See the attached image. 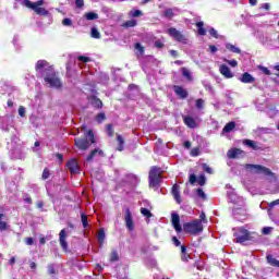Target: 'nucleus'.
I'll return each mask as SVG.
<instances>
[{"instance_id":"nucleus-1","label":"nucleus","mask_w":279,"mask_h":279,"mask_svg":"<svg viewBox=\"0 0 279 279\" xmlns=\"http://www.w3.org/2000/svg\"><path fill=\"white\" fill-rule=\"evenodd\" d=\"M35 69L39 77H44L46 84H49L50 88L62 87V82H60V78L56 75L53 66L49 65V62L39 60L37 61Z\"/></svg>"},{"instance_id":"nucleus-2","label":"nucleus","mask_w":279,"mask_h":279,"mask_svg":"<svg viewBox=\"0 0 279 279\" xmlns=\"http://www.w3.org/2000/svg\"><path fill=\"white\" fill-rule=\"evenodd\" d=\"M95 143H97V141H95V133L93 130H88L82 137L74 140L75 147L82 151H86V149H89L90 145H95Z\"/></svg>"},{"instance_id":"nucleus-3","label":"nucleus","mask_w":279,"mask_h":279,"mask_svg":"<svg viewBox=\"0 0 279 279\" xmlns=\"http://www.w3.org/2000/svg\"><path fill=\"white\" fill-rule=\"evenodd\" d=\"M162 180V168L153 166L148 173V184L150 189H158Z\"/></svg>"},{"instance_id":"nucleus-4","label":"nucleus","mask_w":279,"mask_h":279,"mask_svg":"<svg viewBox=\"0 0 279 279\" xmlns=\"http://www.w3.org/2000/svg\"><path fill=\"white\" fill-rule=\"evenodd\" d=\"M183 232L186 234H199L204 232V225L202 220H193L191 222L183 223Z\"/></svg>"},{"instance_id":"nucleus-5","label":"nucleus","mask_w":279,"mask_h":279,"mask_svg":"<svg viewBox=\"0 0 279 279\" xmlns=\"http://www.w3.org/2000/svg\"><path fill=\"white\" fill-rule=\"evenodd\" d=\"M244 169L246 171H250L251 173H256V174L263 173L264 175H268L269 178H274V172L265 166L254 165V163H245Z\"/></svg>"},{"instance_id":"nucleus-6","label":"nucleus","mask_w":279,"mask_h":279,"mask_svg":"<svg viewBox=\"0 0 279 279\" xmlns=\"http://www.w3.org/2000/svg\"><path fill=\"white\" fill-rule=\"evenodd\" d=\"M44 4H45V0H38L37 2H32L29 0L23 1V5H25V8H29L31 10H34V12H36V14H39L40 16H47L49 12L46 11L45 8L40 7Z\"/></svg>"},{"instance_id":"nucleus-7","label":"nucleus","mask_w":279,"mask_h":279,"mask_svg":"<svg viewBox=\"0 0 279 279\" xmlns=\"http://www.w3.org/2000/svg\"><path fill=\"white\" fill-rule=\"evenodd\" d=\"M93 95L87 96L88 104L96 110H101L104 108V102L97 97V90L92 89Z\"/></svg>"},{"instance_id":"nucleus-8","label":"nucleus","mask_w":279,"mask_h":279,"mask_svg":"<svg viewBox=\"0 0 279 279\" xmlns=\"http://www.w3.org/2000/svg\"><path fill=\"white\" fill-rule=\"evenodd\" d=\"M167 34H169V36H171V38H173V40L177 43H183V45H186V36H184V34H182V32L178 31L175 27L168 28Z\"/></svg>"},{"instance_id":"nucleus-9","label":"nucleus","mask_w":279,"mask_h":279,"mask_svg":"<svg viewBox=\"0 0 279 279\" xmlns=\"http://www.w3.org/2000/svg\"><path fill=\"white\" fill-rule=\"evenodd\" d=\"M234 236L235 243H245V241H250L252 239L251 233L243 227L239 229V233H234Z\"/></svg>"},{"instance_id":"nucleus-10","label":"nucleus","mask_w":279,"mask_h":279,"mask_svg":"<svg viewBox=\"0 0 279 279\" xmlns=\"http://www.w3.org/2000/svg\"><path fill=\"white\" fill-rule=\"evenodd\" d=\"M124 222L129 232H134V218L129 207L125 208Z\"/></svg>"},{"instance_id":"nucleus-11","label":"nucleus","mask_w":279,"mask_h":279,"mask_svg":"<svg viewBox=\"0 0 279 279\" xmlns=\"http://www.w3.org/2000/svg\"><path fill=\"white\" fill-rule=\"evenodd\" d=\"M171 219H172V226H173L175 232H178V233L182 232V225H180V215L172 213Z\"/></svg>"},{"instance_id":"nucleus-12","label":"nucleus","mask_w":279,"mask_h":279,"mask_svg":"<svg viewBox=\"0 0 279 279\" xmlns=\"http://www.w3.org/2000/svg\"><path fill=\"white\" fill-rule=\"evenodd\" d=\"M59 243H60L62 250H64V252H66V250H69V243H66V229H63L60 231Z\"/></svg>"},{"instance_id":"nucleus-13","label":"nucleus","mask_w":279,"mask_h":279,"mask_svg":"<svg viewBox=\"0 0 279 279\" xmlns=\"http://www.w3.org/2000/svg\"><path fill=\"white\" fill-rule=\"evenodd\" d=\"M174 93L179 99H186V97H189V90L184 89V87L180 85H174Z\"/></svg>"},{"instance_id":"nucleus-14","label":"nucleus","mask_w":279,"mask_h":279,"mask_svg":"<svg viewBox=\"0 0 279 279\" xmlns=\"http://www.w3.org/2000/svg\"><path fill=\"white\" fill-rule=\"evenodd\" d=\"M219 71L221 75H223V77H226L227 80H232V77H234V74L232 73V71H230V68H228V65L226 64H221L219 68Z\"/></svg>"},{"instance_id":"nucleus-15","label":"nucleus","mask_w":279,"mask_h":279,"mask_svg":"<svg viewBox=\"0 0 279 279\" xmlns=\"http://www.w3.org/2000/svg\"><path fill=\"white\" fill-rule=\"evenodd\" d=\"M183 123L191 130H195V128H197V122L191 116L183 117Z\"/></svg>"},{"instance_id":"nucleus-16","label":"nucleus","mask_w":279,"mask_h":279,"mask_svg":"<svg viewBox=\"0 0 279 279\" xmlns=\"http://www.w3.org/2000/svg\"><path fill=\"white\" fill-rule=\"evenodd\" d=\"M172 196L174 197L177 204H182V196L180 195V185L177 183L172 186Z\"/></svg>"},{"instance_id":"nucleus-17","label":"nucleus","mask_w":279,"mask_h":279,"mask_svg":"<svg viewBox=\"0 0 279 279\" xmlns=\"http://www.w3.org/2000/svg\"><path fill=\"white\" fill-rule=\"evenodd\" d=\"M240 82H242V84H254V82H256V78L252 76V74L245 72L242 74Z\"/></svg>"},{"instance_id":"nucleus-18","label":"nucleus","mask_w":279,"mask_h":279,"mask_svg":"<svg viewBox=\"0 0 279 279\" xmlns=\"http://www.w3.org/2000/svg\"><path fill=\"white\" fill-rule=\"evenodd\" d=\"M97 154H98L99 156H104V150H101V149H99V148L93 149V150L88 154V156L86 157V161H87V162H93V160H94V158L97 156Z\"/></svg>"},{"instance_id":"nucleus-19","label":"nucleus","mask_w":279,"mask_h":279,"mask_svg":"<svg viewBox=\"0 0 279 279\" xmlns=\"http://www.w3.org/2000/svg\"><path fill=\"white\" fill-rule=\"evenodd\" d=\"M241 154H243V150H241V148H232L228 150L227 156L228 158L234 159V158H239Z\"/></svg>"},{"instance_id":"nucleus-20","label":"nucleus","mask_w":279,"mask_h":279,"mask_svg":"<svg viewBox=\"0 0 279 279\" xmlns=\"http://www.w3.org/2000/svg\"><path fill=\"white\" fill-rule=\"evenodd\" d=\"M191 255L186 252V245H181V260L183 263H189Z\"/></svg>"},{"instance_id":"nucleus-21","label":"nucleus","mask_w":279,"mask_h":279,"mask_svg":"<svg viewBox=\"0 0 279 279\" xmlns=\"http://www.w3.org/2000/svg\"><path fill=\"white\" fill-rule=\"evenodd\" d=\"M117 142H118V151H123L125 149V140L121 134H117Z\"/></svg>"},{"instance_id":"nucleus-22","label":"nucleus","mask_w":279,"mask_h":279,"mask_svg":"<svg viewBox=\"0 0 279 279\" xmlns=\"http://www.w3.org/2000/svg\"><path fill=\"white\" fill-rule=\"evenodd\" d=\"M243 145H246V147H251V149H254V151H258V149H260L258 144H256V142L252 140H244Z\"/></svg>"},{"instance_id":"nucleus-23","label":"nucleus","mask_w":279,"mask_h":279,"mask_svg":"<svg viewBox=\"0 0 279 279\" xmlns=\"http://www.w3.org/2000/svg\"><path fill=\"white\" fill-rule=\"evenodd\" d=\"M266 260L271 267H277L279 269V260L274 257V255H267Z\"/></svg>"},{"instance_id":"nucleus-24","label":"nucleus","mask_w":279,"mask_h":279,"mask_svg":"<svg viewBox=\"0 0 279 279\" xmlns=\"http://www.w3.org/2000/svg\"><path fill=\"white\" fill-rule=\"evenodd\" d=\"M234 128H236V122L231 121L225 125V128L222 129V132H225L226 134H230V132H232Z\"/></svg>"},{"instance_id":"nucleus-25","label":"nucleus","mask_w":279,"mask_h":279,"mask_svg":"<svg viewBox=\"0 0 279 279\" xmlns=\"http://www.w3.org/2000/svg\"><path fill=\"white\" fill-rule=\"evenodd\" d=\"M71 173H80V165H77V160L71 159Z\"/></svg>"},{"instance_id":"nucleus-26","label":"nucleus","mask_w":279,"mask_h":279,"mask_svg":"<svg viewBox=\"0 0 279 279\" xmlns=\"http://www.w3.org/2000/svg\"><path fill=\"white\" fill-rule=\"evenodd\" d=\"M84 17L86 19V21H97V19H99V14L95 12H87L84 14Z\"/></svg>"},{"instance_id":"nucleus-27","label":"nucleus","mask_w":279,"mask_h":279,"mask_svg":"<svg viewBox=\"0 0 279 279\" xmlns=\"http://www.w3.org/2000/svg\"><path fill=\"white\" fill-rule=\"evenodd\" d=\"M136 20H129L124 22L121 26L124 27V29H130V27H136Z\"/></svg>"},{"instance_id":"nucleus-28","label":"nucleus","mask_w":279,"mask_h":279,"mask_svg":"<svg viewBox=\"0 0 279 279\" xmlns=\"http://www.w3.org/2000/svg\"><path fill=\"white\" fill-rule=\"evenodd\" d=\"M196 27L199 36H206V28H204V22H197Z\"/></svg>"},{"instance_id":"nucleus-29","label":"nucleus","mask_w":279,"mask_h":279,"mask_svg":"<svg viewBox=\"0 0 279 279\" xmlns=\"http://www.w3.org/2000/svg\"><path fill=\"white\" fill-rule=\"evenodd\" d=\"M4 217L3 214H0V232H5V230H8V222L3 221Z\"/></svg>"},{"instance_id":"nucleus-30","label":"nucleus","mask_w":279,"mask_h":279,"mask_svg":"<svg viewBox=\"0 0 279 279\" xmlns=\"http://www.w3.org/2000/svg\"><path fill=\"white\" fill-rule=\"evenodd\" d=\"M106 132L110 138H114V126L112 124L106 125Z\"/></svg>"},{"instance_id":"nucleus-31","label":"nucleus","mask_w":279,"mask_h":279,"mask_svg":"<svg viewBox=\"0 0 279 279\" xmlns=\"http://www.w3.org/2000/svg\"><path fill=\"white\" fill-rule=\"evenodd\" d=\"M141 214L143 215V217H146L147 219H151V217H154V214H151V211L145 207L141 208Z\"/></svg>"},{"instance_id":"nucleus-32","label":"nucleus","mask_w":279,"mask_h":279,"mask_svg":"<svg viewBox=\"0 0 279 279\" xmlns=\"http://www.w3.org/2000/svg\"><path fill=\"white\" fill-rule=\"evenodd\" d=\"M226 49H228V51H232V53H241V50L232 44H227Z\"/></svg>"},{"instance_id":"nucleus-33","label":"nucleus","mask_w":279,"mask_h":279,"mask_svg":"<svg viewBox=\"0 0 279 279\" xmlns=\"http://www.w3.org/2000/svg\"><path fill=\"white\" fill-rule=\"evenodd\" d=\"M110 263H117L119 260V252L117 250H112L110 254Z\"/></svg>"},{"instance_id":"nucleus-34","label":"nucleus","mask_w":279,"mask_h":279,"mask_svg":"<svg viewBox=\"0 0 279 279\" xmlns=\"http://www.w3.org/2000/svg\"><path fill=\"white\" fill-rule=\"evenodd\" d=\"M181 71H182L183 77H186L189 82L193 80V76L191 75V71H189V69L182 68Z\"/></svg>"},{"instance_id":"nucleus-35","label":"nucleus","mask_w":279,"mask_h":279,"mask_svg":"<svg viewBox=\"0 0 279 279\" xmlns=\"http://www.w3.org/2000/svg\"><path fill=\"white\" fill-rule=\"evenodd\" d=\"M98 242L100 243V244H102L104 243V241H106V231L104 230V229H100L99 231H98Z\"/></svg>"},{"instance_id":"nucleus-36","label":"nucleus","mask_w":279,"mask_h":279,"mask_svg":"<svg viewBox=\"0 0 279 279\" xmlns=\"http://www.w3.org/2000/svg\"><path fill=\"white\" fill-rule=\"evenodd\" d=\"M81 221L83 223L84 230H86V228H88V216H86V214L82 213L81 214Z\"/></svg>"},{"instance_id":"nucleus-37","label":"nucleus","mask_w":279,"mask_h":279,"mask_svg":"<svg viewBox=\"0 0 279 279\" xmlns=\"http://www.w3.org/2000/svg\"><path fill=\"white\" fill-rule=\"evenodd\" d=\"M90 36H92V38L99 39V38H101V33H99V31L96 27H93Z\"/></svg>"},{"instance_id":"nucleus-38","label":"nucleus","mask_w":279,"mask_h":279,"mask_svg":"<svg viewBox=\"0 0 279 279\" xmlns=\"http://www.w3.org/2000/svg\"><path fill=\"white\" fill-rule=\"evenodd\" d=\"M96 121H97V123H104V121H106V113L105 112H99L96 116Z\"/></svg>"},{"instance_id":"nucleus-39","label":"nucleus","mask_w":279,"mask_h":279,"mask_svg":"<svg viewBox=\"0 0 279 279\" xmlns=\"http://www.w3.org/2000/svg\"><path fill=\"white\" fill-rule=\"evenodd\" d=\"M130 14H131V16L133 19H137L138 16H143V11H141V10H133V11L130 12Z\"/></svg>"},{"instance_id":"nucleus-40","label":"nucleus","mask_w":279,"mask_h":279,"mask_svg":"<svg viewBox=\"0 0 279 279\" xmlns=\"http://www.w3.org/2000/svg\"><path fill=\"white\" fill-rule=\"evenodd\" d=\"M190 156H192V158H197V156H199V147L192 148Z\"/></svg>"},{"instance_id":"nucleus-41","label":"nucleus","mask_w":279,"mask_h":279,"mask_svg":"<svg viewBox=\"0 0 279 279\" xmlns=\"http://www.w3.org/2000/svg\"><path fill=\"white\" fill-rule=\"evenodd\" d=\"M135 49L137 50V51H140V53L143 56V53H145V47L143 46V45H141V43H136L135 44Z\"/></svg>"},{"instance_id":"nucleus-42","label":"nucleus","mask_w":279,"mask_h":279,"mask_svg":"<svg viewBox=\"0 0 279 279\" xmlns=\"http://www.w3.org/2000/svg\"><path fill=\"white\" fill-rule=\"evenodd\" d=\"M225 62H227V64H229L230 66L236 68L239 66V62L236 60H228V59H223Z\"/></svg>"},{"instance_id":"nucleus-43","label":"nucleus","mask_w":279,"mask_h":279,"mask_svg":"<svg viewBox=\"0 0 279 279\" xmlns=\"http://www.w3.org/2000/svg\"><path fill=\"white\" fill-rule=\"evenodd\" d=\"M163 16H166V19H173V10L172 9H167L163 12Z\"/></svg>"},{"instance_id":"nucleus-44","label":"nucleus","mask_w":279,"mask_h":279,"mask_svg":"<svg viewBox=\"0 0 279 279\" xmlns=\"http://www.w3.org/2000/svg\"><path fill=\"white\" fill-rule=\"evenodd\" d=\"M196 195H198V197H201V199H206V193H204L203 189H197Z\"/></svg>"},{"instance_id":"nucleus-45","label":"nucleus","mask_w":279,"mask_h":279,"mask_svg":"<svg viewBox=\"0 0 279 279\" xmlns=\"http://www.w3.org/2000/svg\"><path fill=\"white\" fill-rule=\"evenodd\" d=\"M48 274H49L50 276L56 275V266H53V264H49V265H48Z\"/></svg>"},{"instance_id":"nucleus-46","label":"nucleus","mask_w":279,"mask_h":279,"mask_svg":"<svg viewBox=\"0 0 279 279\" xmlns=\"http://www.w3.org/2000/svg\"><path fill=\"white\" fill-rule=\"evenodd\" d=\"M196 108L198 110H202V108H204V99L202 98L196 99Z\"/></svg>"},{"instance_id":"nucleus-47","label":"nucleus","mask_w":279,"mask_h":279,"mask_svg":"<svg viewBox=\"0 0 279 279\" xmlns=\"http://www.w3.org/2000/svg\"><path fill=\"white\" fill-rule=\"evenodd\" d=\"M259 70L262 73H264V75H271V71L263 65H259Z\"/></svg>"},{"instance_id":"nucleus-48","label":"nucleus","mask_w":279,"mask_h":279,"mask_svg":"<svg viewBox=\"0 0 279 279\" xmlns=\"http://www.w3.org/2000/svg\"><path fill=\"white\" fill-rule=\"evenodd\" d=\"M198 184L199 186H204V184H206V177L204 174L198 177Z\"/></svg>"},{"instance_id":"nucleus-49","label":"nucleus","mask_w":279,"mask_h":279,"mask_svg":"<svg viewBox=\"0 0 279 279\" xmlns=\"http://www.w3.org/2000/svg\"><path fill=\"white\" fill-rule=\"evenodd\" d=\"M23 201L25 202V204H32V196H29V194H24Z\"/></svg>"},{"instance_id":"nucleus-50","label":"nucleus","mask_w":279,"mask_h":279,"mask_svg":"<svg viewBox=\"0 0 279 279\" xmlns=\"http://www.w3.org/2000/svg\"><path fill=\"white\" fill-rule=\"evenodd\" d=\"M75 5L78 10H82L84 8V0H75Z\"/></svg>"},{"instance_id":"nucleus-51","label":"nucleus","mask_w":279,"mask_h":279,"mask_svg":"<svg viewBox=\"0 0 279 279\" xmlns=\"http://www.w3.org/2000/svg\"><path fill=\"white\" fill-rule=\"evenodd\" d=\"M209 34H210V36H213V38H219V34L217 33V29H215V28H210Z\"/></svg>"},{"instance_id":"nucleus-52","label":"nucleus","mask_w":279,"mask_h":279,"mask_svg":"<svg viewBox=\"0 0 279 279\" xmlns=\"http://www.w3.org/2000/svg\"><path fill=\"white\" fill-rule=\"evenodd\" d=\"M172 243L175 247H180V245H182V242L178 240V236H172Z\"/></svg>"},{"instance_id":"nucleus-53","label":"nucleus","mask_w":279,"mask_h":279,"mask_svg":"<svg viewBox=\"0 0 279 279\" xmlns=\"http://www.w3.org/2000/svg\"><path fill=\"white\" fill-rule=\"evenodd\" d=\"M41 178H43V180H48V178H49V170L47 168L44 169Z\"/></svg>"},{"instance_id":"nucleus-54","label":"nucleus","mask_w":279,"mask_h":279,"mask_svg":"<svg viewBox=\"0 0 279 279\" xmlns=\"http://www.w3.org/2000/svg\"><path fill=\"white\" fill-rule=\"evenodd\" d=\"M155 47L157 49H162L165 47V44L161 40H156L155 41Z\"/></svg>"},{"instance_id":"nucleus-55","label":"nucleus","mask_w":279,"mask_h":279,"mask_svg":"<svg viewBox=\"0 0 279 279\" xmlns=\"http://www.w3.org/2000/svg\"><path fill=\"white\" fill-rule=\"evenodd\" d=\"M197 182V175L191 174L190 175V184H195Z\"/></svg>"},{"instance_id":"nucleus-56","label":"nucleus","mask_w":279,"mask_h":279,"mask_svg":"<svg viewBox=\"0 0 279 279\" xmlns=\"http://www.w3.org/2000/svg\"><path fill=\"white\" fill-rule=\"evenodd\" d=\"M78 60H80V62H90V58H88V57H84V56H80L78 57Z\"/></svg>"},{"instance_id":"nucleus-57","label":"nucleus","mask_w":279,"mask_h":279,"mask_svg":"<svg viewBox=\"0 0 279 279\" xmlns=\"http://www.w3.org/2000/svg\"><path fill=\"white\" fill-rule=\"evenodd\" d=\"M203 168L206 173H213V169L208 165L204 163Z\"/></svg>"},{"instance_id":"nucleus-58","label":"nucleus","mask_w":279,"mask_h":279,"mask_svg":"<svg viewBox=\"0 0 279 279\" xmlns=\"http://www.w3.org/2000/svg\"><path fill=\"white\" fill-rule=\"evenodd\" d=\"M19 116H20V117H25V107L21 106V107L19 108Z\"/></svg>"},{"instance_id":"nucleus-59","label":"nucleus","mask_w":279,"mask_h":279,"mask_svg":"<svg viewBox=\"0 0 279 279\" xmlns=\"http://www.w3.org/2000/svg\"><path fill=\"white\" fill-rule=\"evenodd\" d=\"M278 205H279V198L268 204L269 208H274V206H278Z\"/></svg>"},{"instance_id":"nucleus-60","label":"nucleus","mask_w":279,"mask_h":279,"mask_svg":"<svg viewBox=\"0 0 279 279\" xmlns=\"http://www.w3.org/2000/svg\"><path fill=\"white\" fill-rule=\"evenodd\" d=\"M25 243L26 245H34V238H26Z\"/></svg>"},{"instance_id":"nucleus-61","label":"nucleus","mask_w":279,"mask_h":279,"mask_svg":"<svg viewBox=\"0 0 279 279\" xmlns=\"http://www.w3.org/2000/svg\"><path fill=\"white\" fill-rule=\"evenodd\" d=\"M271 233V227H265L263 229V234H270Z\"/></svg>"},{"instance_id":"nucleus-62","label":"nucleus","mask_w":279,"mask_h":279,"mask_svg":"<svg viewBox=\"0 0 279 279\" xmlns=\"http://www.w3.org/2000/svg\"><path fill=\"white\" fill-rule=\"evenodd\" d=\"M209 50H210L211 53H217V46L210 45Z\"/></svg>"},{"instance_id":"nucleus-63","label":"nucleus","mask_w":279,"mask_h":279,"mask_svg":"<svg viewBox=\"0 0 279 279\" xmlns=\"http://www.w3.org/2000/svg\"><path fill=\"white\" fill-rule=\"evenodd\" d=\"M170 56H172V58H178L179 53L177 50H169Z\"/></svg>"},{"instance_id":"nucleus-64","label":"nucleus","mask_w":279,"mask_h":279,"mask_svg":"<svg viewBox=\"0 0 279 279\" xmlns=\"http://www.w3.org/2000/svg\"><path fill=\"white\" fill-rule=\"evenodd\" d=\"M62 25H65V26L71 25V19H64V20L62 21Z\"/></svg>"}]
</instances>
